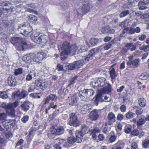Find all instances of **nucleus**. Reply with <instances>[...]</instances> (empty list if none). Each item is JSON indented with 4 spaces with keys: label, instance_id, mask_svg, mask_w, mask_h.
I'll return each instance as SVG.
<instances>
[{
    "label": "nucleus",
    "instance_id": "nucleus-1",
    "mask_svg": "<svg viewBox=\"0 0 149 149\" xmlns=\"http://www.w3.org/2000/svg\"><path fill=\"white\" fill-rule=\"evenodd\" d=\"M76 46L71 45L68 42H65L61 46L62 52L60 54L61 59L62 61H64L67 58L68 55H74V51L76 50Z\"/></svg>",
    "mask_w": 149,
    "mask_h": 149
},
{
    "label": "nucleus",
    "instance_id": "nucleus-2",
    "mask_svg": "<svg viewBox=\"0 0 149 149\" xmlns=\"http://www.w3.org/2000/svg\"><path fill=\"white\" fill-rule=\"evenodd\" d=\"M18 30L20 33L25 36H28L32 35L33 29L30 24L27 22H25L24 24L19 26Z\"/></svg>",
    "mask_w": 149,
    "mask_h": 149
},
{
    "label": "nucleus",
    "instance_id": "nucleus-3",
    "mask_svg": "<svg viewBox=\"0 0 149 149\" xmlns=\"http://www.w3.org/2000/svg\"><path fill=\"white\" fill-rule=\"evenodd\" d=\"M94 93V91L92 89H84L80 91L78 95L82 101H88L89 100V98L93 95Z\"/></svg>",
    "mask_w": 149,
    "mask_h": 149
},
{
    "label": "nucleus",
    "instance_id": "nucleus-4",
    "mask_svg": "<svg viewBox=\"0 0 149 149\" xmlns=\"http://www.w3.org/2000/svg\"><path fill=\"white\" fill-rule=\"evenodd\" d=\"M69 117L68 124L70 125L76 127L81 125V122L78 119L76 113H70L69 115Z\"/></svg>",
    "mask_w": 149,
    "mask_h": 149
},
{
    "label": "nucleus",
    "instance_id": "nucleus-5",
    "mask_svg": "<svg viewBox=\"0 0 149 149\" xmlns=\"http://www.w3.org/2000/svg\"><path fill=\"white\" fill-rule=\"evenodd\" d=\"M99 86H104L103 90V92L105 93H108L111 91V85L107 82L106 79L104 77L99 78Z\"/></svg>",
    "mask_w": 149,
    "mask_h": 149
},
{
    "label": "nucleus",
    "instance_id": "nucleus-6",
    "mask_svg": "<svg viewBox=\"0 0 149 149\" xmlns=\"http://www.w3.org/2000/svg\"><path fill=\"white\" fill-rule=\"evenodd\" d=\"M99 86H104L103 90V92L105 93H108L111 91V85L107 82L106 79L104 77L99 78Z\"/></svg>",
    "mask_w": 149,
    "mask_h": 149
},
{
    "label": "nucleus",
    "instance_id": "nucleus-7",
    "mask_svg": "<svg viewBox=\"0 0 149 149\" xmlns=\"http://www.w3.org/2000/svg\"><path fill=\"white\" fill-rule=\"evenodd\" d=\"M11 39V43L13 44H15L16 43H19L20 45V48L23 51H24V49L27 47V43L21 38L12 37Z\"/></svg>",
    "mask_w": 149,
    "mask_h": 149
},
{
    "label": "nucleus",
    "instance_id": "nucleus-8",
    "mask_svg": "<svg viewBox=\"0 0 149 149\" xmlns=\"http://www.w3.org/2000/svg\"><path fill=\"white\" fill-rule=\"evenodd\" d=\"M83 64V61H78L73 62L72 63H66L65 65L66 69L68 70H72L76 68H80Z\"/></svg>",
    "mask_w": 149,
    "mask_h": 149
},
{
    "label": "nucleus",
    "instance_id": "nucleus-9",
    "mask_svg": "<svg viewBox=\"0 0 149 149\" xmlns=\"http://www.w3.org/2000/svg\"><path fill=\"white\" fill-rule=\"evenodd\" d=\"M89 0H82L83 1V6L81 8H79L77 10V13H80L81 12L85 14L89 10L90 7L88 1Z\"/></svg>",
    "mask_w": 149,
    "mask_h": 149
},
{
    "label": "nucleus",
    "instance_id": "nucleus-10",
    "mask_svg": "<svg viewBox=\"0 0 149 149\" xmlns=\"http://www.w3.org/2000/svg\"><path fill=\"white\" fill-rule=\"evenodd\" d=\"M105 126L111 125L116 121V117L114 114L112 112L109 113L107 116Z\"/></svg>",
    "mask_w": 149,
    "mask_h": 149
},
{
    "label": "nucleus",
    "instance_id": "nucleus-11",
    "mask_svg": "<svg viewBox=\"0 0 149 149\" xmlns=\"http://www.w3.org/2000/svg\"><path fill=\"white\" fill-rule=\"evenodd\" d=\"M2 5L3 6V8L1 9V11H3L5 13L6 12L7 13H10L12 12L14 7L12 4L8 2H3Z\"/></svg>",
    "mask_w": 149,
    "mask_h": 149
},
{
    "label": "nucleus",
    "instance_id": "nucleus-12",
    "mask_svg": "<svg viewBox=\"0 0 149 149\" xmlns=\"http://www.w3.org/2000/svg\"><path fill=\"white\" fill-rule=\"evenodd\" d=\"M51 132L52 134L55 135H60L64 133V128L62 126H56L52 130Z\"/></svg>",
    "mask_w": 149,
    "mask_h": 149
},
{
    "label": "nucleus",
    "instance_id": "nucleus-13",
    "mask_svg": "<svg viewBox=\"0 0 149 149\" xmlns=\"http://www.w3.org/2000/svg\"><path fill=\"white\" fill-rule=\"evenodd\" d=\"M101 110L95 109L91 111L89 114V117L92 120H96L98 119L101 114Z\"/></svg>",
    "mask_w": 149,
    "mask_h": 149
},
{
    "label": "nucleus",
    "instance_id": "nucleus-14",
    "mask_svg": "<svg viewBox=\"0 0 149 149\" xmlns=\"http://www.w3.org/2000/svg\"><path fill=\"white\" fill-rule=\"evenodd\" d=\"M46 55V53L43 52H38L36 56L33 58V61L38 63H41V61L45 58Z\"/></svg>",
    "mask_w": 149,
    "mask_h": 149
},
{
    "label": "nucleus",
    "instance_id": "nucleus-15",
    "mask_svg": "<svg viewBox=\"0 0 149 149\" xmlns=\"http://www.w3.org/2000/svg\"><path fill=\"white\" fill-rule=\"evenodd\" d=\"M2 22L3 26L6 29V31H8L10 28L13 26L14 21L12 20L8 21L7 20L3 19L2 20Z\"/></svg>",
    "mask_w": 149,
    "mask_h": 149
},
{
    "label": "nucleus",
    "instance_id": "nucleus-16",
    "mask_svg": "<svg viewBox=\"0 0 149 149\" xmlns=\"http://www.w3.org/2000/svg\"><path fill=\"white\" fill-rule=\"evenodd\" d=\"M74 51V55L79 53L85 54L87 52L88 49L87 47L84 46H81L79 47H77Z\"/></svg>",
    "mask_w": 149,
    "mask_h": 149
},
{
    "label": "nucleus",
    "instance_id": "nucleus-17",
    "mask_svg": "<svg viewBox=\"0 0 149 149\" xmlns=\"http://www.w3.org/2000/svg\"><path fill=\"white\" fill-rule=\"evenodd\" d=\"M7 82L8 85L12 87H14L17 84V81L15 77L13 75H10L8 78Z\"/></svg>",
    "mask_w": 149,
    "mask_h": 149
},
{
    "label": "nucleus",
    "instance_id": "nucleus-18",
    "mask_svg": "<svg viewBox=\"0 0 149 149\" xmlns=\"http://www.w3.org/2000/svg\"><path fill=\"white\" fill-rule=\"evenodd\" d=\"M40 35L36 32H33L31 37V40L38 44H40Z\"/></svg>",
    "mask_w": 149,
    "mask_h": 149
},
{
    "label": "nucleus",
    "instance_id": "nucleus-19",
    "mask_svg": "<svg viewBox=\"0 0 149 149\" xmlns=\"http://www.w3.org/2000/svg\"><path fill=\"white\" fill-rule=\"evenodd\" d=\"M57 98L56 95L50 94L45 98L44 102V104H45L48 103L50 100L55 101L57 100Z\"/></svg>",
    "mask_w": 149,
    "mask_h": 149
},
{
    "label": "nucleus",
    "instance_id": "nucleus-20",
    "mask_svg": "<svg viewBox=\"0 0 149 149\" xmlns=\"http://www.w3.org/2000/svg\"><path fill=\"white\" fill-rule=\"evenodd\" d=\"M84 134L82 132H81V131H76L75 136L77 143H80L82 141L83 136Z\"/></svg>",
    "mask_w": 149,
    "mask_h": 149
},
{
    "label": "nucleus",
    "instance_id": "nucleus-21",
    "mask_svg": "<svg viewBox=\"0 0 149 149\" xmlns=\"http://www.w3.org/2000/svg\"><path fill=\"white\" fill-rule=\"evenodd\" d=\"M140 60L139 58H137L132 61H129L127 62V64L128 66L132 65L134 68H137L139 65V62Z\"/></svg>",
    "mask_w": 149,
    "mask_h": 149
},
{
    "label": "nucleus",
    "instance_id": "nucleus-22",
    "mask_svg": "<svg viewBox=\"0 0 149 149\" xmlns=\"http://www.w3.org/2000/svg\"><path fill=\"white\" fill-rule=\"evenodd\" d=\"M35 56V55L33 54H28L24 56L23 59L25 62L29 63L33 60V58Z\"/></svg>",
    "mask_w": 149,
    "mask_h": 149
},
{
    "label": "nucleus",
    "instance_id": "nucleus-23",
    "mask_svg": "<svg viewBox=\"0 0 149 149\" xmlns=\"http://www.w3.org/2000/svg\"><path fill=\"white\" fill-rule=\"evenodd\" d=\"M100 132V130L97 128L92 129L89 130L90 134L92 136V138L94 140H95L97 138L96 134Z\"/></svg>",
    "mask_w": 149,
    "mask_h": 149
},
{
    "label": "nucleus",
    "instance_id": "nucleus-24",
    "mask_svg": "<svg viewBox=\"0 0 149 149\" xmlns=\"http://www.w3.org/2000/svg\"><path fill=\"white\" fill-rule=\"evenodd\" d=\"M37 86L38 88V90L41 91L44 90L47 87L48 84L45 82H39L37 84Z\"/></svg>",
    "mask_w": 149,
    "mask_h": 149
},
{
    "label": "nucleus",
    "instance_id": "nucleus-25",
    "mask_svg": "<svg viewBox=\"0 0 149 149\" xmlns=\"http://www.w3.org/2000/svg\"><path fill=\"white\" fill-rule=\"evenodd\" d=\"M101 42V39L95 38H91L90 40V44L92 46H95Z\"/></svg>",
    "mask_w": 149,
    "mask_h": 149
},
{
    "label": "nucleus",
    "instance_id": "nucleus-26",
    "mask_svg": "<svg viewBox=\"0 0 149 149\" xmlns=\"http://www.w3.org/2000/svg\"><path fill=\"white\" fill-rule=\"evenodd\" d=\"M36 73L34 71L30 72L27 75L26 78V81H29L31 80L33 78L36 76Z\"/></svg>",
    "mask_w": 149,
    "mask_h": 149
},
{
    "label": "nucleus",
    "instance_id": "nucleus-27",
    "mask_svg": "<svg viewBox=\"0 0 149 149\" xmlns=\"http://www.w3.org/2000/svg\"><path fill=\"white\" fill-rule=\"evenodd\" d=\"M21 107L22 110L25 112L27 111L30 108L29 103L26 101L21 105Z\"/></svg>",
    "mask_w": 149,
    "mask_h": 149
},
{
    "label": "nucleus",
    "instance_id": "nucleus-28",
    "mask_svg": "<svg viewBox=\"0 0 149 149\" xmlns=\"http://www.w3.org/2000/svg\"><path fill=\"white\" fill-rule=\"evenodd\" d=\"M102 97V95L100 94H98L96 95L94 100L96 105H97L99 102H102L104 101Z\"/></svg>",
    "mask_w": 149,
    "mask_h": 149
},
{
    "label": "nucleus",
    "instance_id": "nucleus-29",
    "mask_svg": "<svg viewBox=\"0 0 149 149\" xmlns=\"http://www.w3.org/2000/svg\"><path fill=\"white\" fill-rule=\"evenodd\" d=\"M110 77L112 79H115L117 76V74L115 72V69L112 68L109 71Z\"/></svg>",
    "mask_w": 149,
    "mask_h": 149
},
{
    "label": "nucleus",
    "instance_id": "nucleus-30",
    "mask_svg": "<svg viewBox=\"0 0 149 149\" xmlns=\"http://www.w3.org/2000/svg\"><path fill=\"white\" fill-rule=\"evenodd\" d=\"M99 79H93L90 83L91 85H92L94 88H95L97 86H99Z\"/></svg>",
    "mask_w": 149,
    "mask_h": 149
},
{
    "label": "nucleus",
    "instance_id": "nucleus-31",
    "mask_svg": "<svg viewBox=\"0 0 149 149\" xmlns=\"http://www.w3.org/2000/svg\"><path fill=\"white\" fill-rule=\"evenodd\" d=\"M138 103L139 105L141 107H144L146 104V101L143 98H140L138 100Z\"/></svg>",
    "mask_w": 149,
    "mask_h": 149
},
{
    "label": "nucleus",
    "instance_id": "nucleus-32",
    "mask_svg": "<svg viewBox=\"0 0 149 149\" xmlns=\"http://www.w3.org/2000/svg\"><path fill=\"white\" fill-rule=\"evenodd\" d=\"M28 19L30 22L35 23L37 21V18L36 16L31 15L28 16Z\"/></svg>",
    "mask_w": 149,
    "mask_h": 149
},
{
    "label": "nucleus",
    "instance_id": "nucleus-33",
    "mask_svg": "<svg viewBox=\"0 0 149 149\" xmlns=\"http://www.w3.org/2000/svg\"><path fill=\"white\" fill-rule=\"evenodd\" d=\"M77 78L78 77L77 76H76L70 79L68 81L69 84H68V86H69L72 85H73L76 83L77 80Z\"/></svg>",
    "mask_w": 149,
    "mask_h": 149
},
{
    "label": "nucleus",
    "instance_id": "nucleus-34",
    "mask_svg": "<svg viewBox=\"0 0 149 149\" xmlns=\"http://www.w3.org/2000/svg\"><path fill=\"white\" fill-rule=\"evenodd\" d=\"M7 114L6 113L2 112L0 110V123H1L6 119Z\"/></svg>",
    "mask_w": 149,
    "mask_h": 149
},
{
    "label": "nucleus",
    "instance_id": "nucleus-35",
    "mask_svg": "<svg viewBox=\"0 0 149 149\" xmlns=\"http://www.w3.org/2000/svg\"><path fill=\"white\" fill-rule=\"evenodd\" d=\"M142 146L145 148L149 147V136L147 137L144 140L142 143Z\"/></svg>",
    "mask_w": 149,
    "mask_h": 149
},
{
    "label": "nucleus",
    "instance_id": "nucleus-36",
    "mask_svg": "<svg viewBox=\"0 0 149 149\" xmlns=\"http://www.w3.org/2000/svg\"><path fill=\"white\" fill-rule=\"evenodd\" d=\"M89 130V127L87 125L85 124L82 125L81 131V132H82L84 134H85L88 131H89V130Z\"/></svg>",
    "mask_w": 149,
    "mask_h": 149
},
{
    "label": "nucleus",
    "instance_id": "nucleus-37",
    "mask_svg": "<svg viewBox=\"0 0 149 149\" xmlns=\"http://www.w3.org/2000/svg\"><path fill=\"white\" fill-rule=\"evenodd\" d=\"M67 141L70 145L74 143L76 141L77 142V140L74 136L68 137L67 139Z\"/></svg>",
    "mask_w": 149,
    "mask_h": 149
},
{
    "label": "nucleus",
    "instance_id": "nucleus-38",
    "mask_svg": "<svg viewBox=\"0 0 149 149\" xmlns=\"http://www.w3.org/2000/svg\"><path fill=\"white\" fill-rule=\"evenodd\" d=\"M40 44H46L47 42V37L44 34L40 35Z\"/></svg>",
    "mask_w": 149,
    "mask_h": 149
},
{
    "label": "nucleus",
    "instance_id": "nucleus-39",
    "mask_svg": "<svg viewBox=\"0 0 149 149\" xmlns=\"http://www.w3.org/2000/svg\"><path fill=\"white\" fill-rule=\"evenodd\" d=\"M70 104L72 106L77 105V99L74 97H72L70 100Z\"/></svg>",
    "mask_w": 149,
    "mask_h": 149
},
{
    "label": "nucleus",
    "instance_id": "nucleus-40",
    "mask_svg": "<svg viewBox=\"0 0 149 149\" xmlns=\"http://www.w3.org/2000/svg\"><path fill=\"white\" fill-rule=\"evenodd\" d=\"M23 69L21 68H18L15 69L14 70V74L15 76H17L19 74H21L23 73Z\"/></svg>",
    "mask_w": 149,
    "mask_h": 149
},
{
    "label": "nucleus",
    "instance_id": "nucleus-41",
    "mask_svg": "<svg viewBox=\"0 0 149 149\" xmlns=\"http://www.w3.org/2000/svg\"><path fill=\"white\" fill-rule=\"evenodd\" d=\"M0 97L3 99H6L8 97L7 93L4 91L0 92Z\"/></svg>",
    "mask_w": 149,
    "mask_h": 149
},
{
    "label": "nucleus",
    "instance_id": "nucleus-42",
    "mask_svg": "<svg viewBox=\"0 0 149 149\" xmlns=\"http://www.w3.org/2000/svg\"><path fill=\"white\" fill-rule=\"evenodd\" d=\"M130 13L129 10H126L122 11L120 14L119 16L120 18L125 17Z\"/></svg>",
    "mask_w": 149,
    "mask_h": 149
},
{
    "label": "nucleus",
    "instance_id": "nucleus-43",
    "mask_svg": "<svg viewBox=\"0 0 149 149\" xmlns=\"http://www.w3.org/2000/svg\"><path fill=\"white\" fill-rule=\"evenodd\" d=\"M38 90V88L37 86V84L35 86H31L28 89L29 92L31 93L32 92H35V90Z\"/></svg>",
    "mask_w": 149,
    "mask_h": 149
},
{
    "label": "nucleus",
    "instance_id": "nucleus-44",
    "mask_svg": "<svg viewBox=\"0 0 149 149\" xmlns=\"http://www.w3.org/2000/svg\"><path fill=\"white\" fill-rule=\"evenodd\" d=\"M149 78V75L146 72L143 73L139 76V78L142 80H146Z\"/></svg>",
    "mask_w": 149,
    "mask_h": 149
},
{
    "label": "nucleus",
    "instance_id": "nucleus-45",
    "mask_svg": "<svg viewBox=\"0 0 149 149\" xmlns=\"http://www.w3.org/2000/svg\"><path fill=\"white\" fill-rule=\"evenodd\" d=\"M135 115L134 113L130 111H128L125 114L126 117L127 119H131L134 117Z\"/></svg>",
    "mask_w": 149,
    "mask_h": 149
},
{
    "label": "nucleus",
    "instance_id": "nucleus-46",
    "mask_svg": "<svg viewBox=\"0 0 149 149\" xmlns=\"http://www.w3.org/2000/svg\"><path fill=\"white\" fill-rule=\"evenodd\" d=\"M0 123L2 124V125H3L4 127L7 130H8V129H9V122H7L6 120Z\"/></svg>",
    "mask_w": 149,
    "mask_h": 149
},
{
    "label": "nucleus",
    "instance_id": "nucleus-47",
    "mask_svg": "<svg viewBox=\"0 0 149 149\" xmlns=\"http://www.w3.org/2000/svg\"><path fill=\"white\" fill-rule=\"evenodd\" d=\"M146 5H145V3L142 1H139L138 4V6L140 10L145 9L146 8V7L145 6Z\"/></svg>",
    "mask_w": 149,
    "mask_h": 149
},
{
    "label": "nucleus",
    "instance_id": "nucleus-48",
    "mask_svg": "<svg viewBox=\"0 0 149 149\" xmlns=\"http://www.w3.org/2000/svg\"><path fill=\"white\" fill-rule=\"evenodd\" d=\"M145 123V120L142 118L139 119L136 122L137 125L138 127L144 124Z\"/></svg>",
    "mask_w": 149,
    "mask_h": 149
},
{
    "label": "nucleus",
    "instance_id": "nucleus-49",
    "mask_svg": "<svg viewBox=\"0 0 149 149\" xmlns=\"http://www.w3.org/2000/svg\"><path fill=\"white\" fill-rule=\"evenodd\" d=\"M20 98H24L26 97L28 95V93L26 91H23L19 93Z\"/></svg>",
    "mask_w": 149,
    "mask_h": 149
},
{
    "label": "nucleus",
    "instance_id": "nucleus-50",
    "mask_svg": "<svg viewBox=\"0 0 149 149\" xmlns=\"http://www.w3.org/2000/svg\"><path fill=\"white\" fill-rule=\"evenodd\" d=\"M19 102L18 101H15L13 103H10V109H12L13 108H15L19 105Z\"/></svg>",
    "mask_w": 149,
    "mask_h": 149
},
{
    "label": "nucleus",
    "instance_id": "nucleus-51",
    "mask_svg": "<svg viewBox=\"0 0 149 149\" xmlns=\"http://www.w3.org/2000/svg\"><path fill=\"white\" fill-rule=\"evenodd\" d=\"M54 140L55 141L58 142V143L57 144L58 145H60V146H61L62 145L63 146L64 141L65 140L64 139L58 138L55 139Z\"/></svg>",
    "mask_w": 149,
    "mask_h": 149
},
{
    "label": "nucleus",
    "instance_id": "nucleus-52",
    "mask_svg": "<svg viewBox=\"0 0 149 149\" xmlns=\"http://www.w3.org/2000/svg\"><path fill=\"white\" fill-rule=\"evenodd\" d=\"M1 107L6 109H10V103L7 104L5 103H3L1 104Z\"/></svg>",
    "mask_w": 149,
    "mask_h": 149
},
{
    "label": "nucleus",
    "instance_id": "nucleus-53",
    "mask_svg": "<svg viewBox=\"0 0 149 149\" xmlns=\"http://www.w3.org/2000/svg\"><path fill=\"white\" fill-rule=\"evenodd\" d=\"M56 69L58 71L63 70V66L59 63H58L56 66Z\"/></svg>",
    "mask_w": 149,
    "mask_h": 149
},
{
    "label": "nucleus",
    "instance_id": "nucleus-54",
    "mask_svg": "<svg viewBox=\"0 0 149 149\" xmlns=\"http://www.w3.org/2000/svg\"><path fill=\"white\" fill-rule=\"evenodd\" d=\"M109 26H106L102 29L101 32L103 34H108Z\"/></svg>",
    "mask_w": 149,
    "mask_h": 149
},
{
    "label": "nucleus",
    "instance_id": "nucleus-55",
    "mask_svg": "<svg viewBox=\"0 0 149 149\" xmlns=\"http://www.w3.org/2000/svg\"><path fill=\"white\" fill-rule=\"evenodd\" d=\"M60 6H61L63 9H66L68 8V5L67 3L65 2L61 1V2L60 3Z\"/></svg>",
    "mask_w": 149,
    "mask_h": 149
},
{
    "label": "nucleus",
    "instance_id": "nucleus-56",
    "mask_svg": "<svg viewBox=\"0 0 149 149\" xmlns=\"http://www.w3.org/2000/svg\"><path fill=\"white\" fill-rule=\"evenodd\" d=\"M149 46L148 45H146L144 46L143 45L140 47L139 48V49L141 50H144L145 52H146L149 50Z\"/></svg>",
    "mask_w": 149,
    "mask_h": 149
},
{
    "label": "nucleus",
    "instance_id": "nucleus-57",
    "mask_svg": "<svg viewBox=\"0 0 149 149\" xmlns=\"http://www.w3.org/2000/svg\"><path fill=\"white\" fill-rule=\"evenodd\" d=\"M43 143V141H40V140H38L37 141H36L33 142V147H34L35 146L38 145L40 143Z\"/></svg>",
    "mask_w": 149,
    "mask_h": 149
},
{
    "label": "nucleus",
    "instance_id": "nucleus-58",
    "mask_svg": "<svg viewBox=\"0 0 149 149\" xmlns=\"http://www.w3.org/2000/svg\"><path fill=\"white\" fill-rule=\"evenodd\" d=\"M138 37L139 40L141 41L144 40L147 37L146 35L144 34L139 35Z\"/></svg>",
    "mask_w": 149,
    "mask_h": 149
},
{
    "label": "nucleus",
    "instance_id": "nucleus-59",
    "mask_svg": "<svg viewBox=\"0 0 149 149\" xmlns=\"http://www.w3.org/2000/svg\"><path fill=\"white\" fill-rule=\"evenodd\" d=\"M70 145L69 144V143L68 142H67V141H66L65 139L63 146V147L68 148L70 147Z\"/></svg>",
    "mask_w": 149,
    "mask_h": 149
},
{
    "label": "nucleus",
    "instance_id": "nucleus-60",
    "mask_svg": "<svg viewBox=\"0 0 149 149\" xmlns=\"http://www.w3.org/2000/svg\"><path fill=\"white\" fill-rule=\"evenodd\" d=\"M19 94H17L16 93H13L12 95V97L13 99H15L16 98H17L18 99L20 98V95H19Z\"/></svg>",
    "mask_w": 149,
    "mask_h": 149
},
{
    "label": "nucleus",
    "instance_id": "nucleus-61",
    "mask_svg": "<svg viewBox=\"0 0 149 149\" xmlns=\"http://www.w3.org/2000/svg\"><path fill=\"white\" fill-rule=\"evenodd\" d=\"M128 33L130 34H133L135 33L134 29L131 27L129 28L128 27Z\"/></svg>",
    "mask_w": 149,
    "mask_h": 149
},
{
    "label": "nucleus",
    "instance_id": "nucleus-62",
    "mask_svg": "<svg viewBox=\"0 0 149 149\" xmlns=\"http://www.w3.org/2000/svg\"><path fill=\"white\" fill-rule=\"evenodd\" d=\"M116 139V137L115 135H111L109 139L111 143H112L115 141Z\"/></svg>",
    "mask_w": 149,
    "mask_h": 149
},
{
    "label": "nucleus",
    "instance_id": "nucleus-63",
    "mask_svg": "<svg viewBox=\"0 0 149 149\" xmlns=\"http://www.w3.org/2000/svg\"><path fill=\"white\" fill-rule=\"evenodd\" d=\"M29 117L28 116H24L22 119V121L23 123H26L29 120Z\"/></svg>",
    "mask_w": 149,
    "mask_h": 149
},
{
    "label": "nucleus",
    "instance_id": "nucleus-64",
    "mask_svg": "<svg viewBox=\"0 0 149 149\" xmlns=\"http://www.w3.org/2000/svg\"><path fill=\"white\" fill-rule=\"evenodd\" d=\"M95 48H93L91 49V50L89 51L88 52V55H90V56H91V57H92L93 55L95 53Z\"/></svg>",
    "mask_w": 149,
    "mask_h": 149
}]
</instances>
